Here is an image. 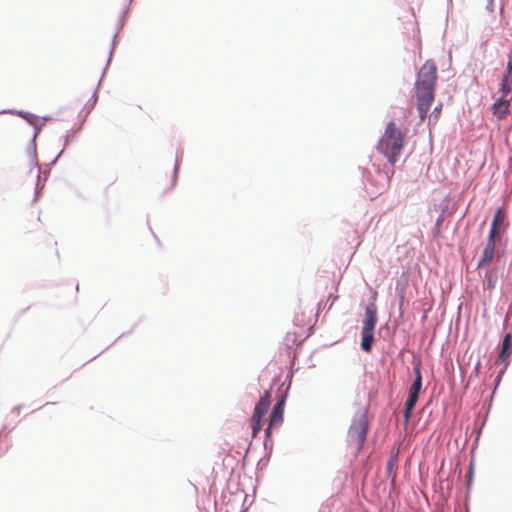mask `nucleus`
I'll list each match as a JSON object with an SVG mask.
<instances>
[{
    "label": "nucleus",
    "mask_w": 512,
    "mask_h": 512,
    "mask_svg": "<svg viewBox=\"0 0 512 512\" xmlns=\"http://www.w3.org/2000/svg\"><path fill=\"white\" fill-rule=\"evenodd\" d=\"M240 512H248V509L247 508H244L243 510H241Z\"/></svg>",
    "instance_id": "a211bd4d"
},
{
    "label": "nucleus",
    "mask_w": 512,
    "mask_h": 512,
    "mask_svg": "<svg viewBox=\"0 0 512 512\" xmlns=\"http://www.w3.org/2000/svg\"><path fill=\"white\" fill-rule=\"evenodd\" d=\"M19 115L23 118H25L28 122L34 124L37 121V116L27 113V112H20Z\"/></svg>",
    "instance_id": "2eb2a0df"
},
{
    "label": "nucleus",
    "mask_w": 512,
    "mask_h": 512,
    "mask_svg": "<svg viewBox=\"0 0 512 512\" xmlns=\"http://www.w3.org/2000/svg\"><path fill=\"white\" fill-rule=\"evenodd\" d=\"M497 279H498V277L495 272H492V271L486 272L485 276H484V282H483L484 288L489 291L494 290L496 287V284H497Z\"/></svg>",
    "instance_id": "4468645a"
},
{
    "label": "nucleus",
    "mask_w": 512,
    "mask_h": 512,
    "mask_svg": "<svg viewBox=\"0 0 512 512\" xmlns=\"http://www.w3.org/2000/svg\"><path fill=\"white\" fill-rule=\"evenodd\" d=\"M418 397L417 395H414V394H410L409 393V396H408V399L405 403V409H404V422L405 424H407L410 420V416H411V413L417 403V400H418Z\"/></svg>",
    "instance_id": "ddd939ff"
},
{
    "label": "nucleus",
    "mask_w": 512,
    "mask_h": 512,
    "mask_svg": "<svg viewBox=\"0 0 512 512\" xmlns=\"http://www.w3.org/2000/svg\"><path fill=\"white\" fill-rule=\"evenodd\" d=\"M404 147V134L390 121L377 144V150L386 157L393 166L398 161Z\"/></svg>",
    "instance_id": "f03ea898"
},
{
    "label": "nucleus",
    "mask_w": 512,
    "mask_h": 512,
    "mask_svg": "<svg viewBox=\"0 0 512 512\" xmlns=\"http://www.w3.org/2000/svg\"><path fill=\"white\" fill-rule=\"evenodd\" d=\"M396 460H397V456H394V457H392V458L389 460V462H388V464H387V469H388L389 471H391V470L393 469V467H394V465H395V463H396Z\"/></svg>",
    "instance_id": "f3484780"
},
{
    "label": "nucleus",
    "mask_w": 512,
    "mask_h": 512,
    "mask_svg": "<svg viewBox=\"0 0 512 512\" xmlns=\"http://www.w3.org/2000/svg\"><path fill=\"white\" fill-rule=\"evenodd\" d=\"M506 212L503 208H498L493 216L488 236L500 239L506 229Z\"/></svg>",
    "instance_id": "423d86ee"
},
{
    "label": "nucleus",
    "mask_w": 512,
    "mask_h": 512,
    "mask_svg": "<svg viewBox=\"0 0 512 512\" xmlns=\"http://www.w3.org/2000/svg\"><path fill=\"white\" fill-rule=\"evenodd\" d=\"M437 81V66L432 59H428L420 67L414 84L415 104L420 122H423L435 98Z\"/></svg>",
    "instance_id": "f257e3e1"
},
{
    "label": "nucleus",
    "mask_w": 512,
    "mask_h": 512,
    "mask_svg": "<svg viewBox=\"0 0 512 512\" xmlns=\"http://www.w3.org/2000/svg\"><path fill=\"white\" fill-rule=\"evenodd\" d=\"M368 429L369 421L367 414L365 412H361L353 419L352 424L348 429V445L355 451L359 452L366 441Z\"/></svg>",
    "instance_id": "7ed1b4c3"
},
{
    "label": "nucleus",
    "mask_w": 512,
    "mask_h": 512,
    "mask_svg": "<svg viewBox=\"0 0 512 512\" xmlns=\"http://www.w3.org/2000/svg\"><path fill=\"white\" fill-rule=\"evenodd\" d=\"M500 99L512 100V59L507 62L506 71L499 86Z\"/></svg>",
    "instance_id": "0eeeda50"
},
{
    "label": "nucleus",
    "mask_w": 512,
    "mask_h": 512,
    "mask_svg": "<svg viewBox=\"0 0 512 512\" xmlns=\"http://www.w3.org/2000/svg\"><path fill=\"white\" fill-rule=\"evenodd\" d=\"M414 374H415V380L409 389V393L419 396V393L422 389V375H421L420 363H417L414 366Z\"/></svg>",
    "instance_id": "f8f14e48"
},
{
    "label": "nucleus",
    "mask_w": 512,
    "mask_h": 512,
    "mask_svg": "<svg viewBox=\"0 0 512 512\" xmlns=\"http://www.w3.org/2000/svg\"><path fill=\"white\" fill-rule=\"evenodd\" d=\"M283 414H284V399L282 398L278 401L270 415L268 427L265 430V434L267 437H270L271 430L274 426H279L283 422Z\"/></svg>",
    "instance_id": "1a4fd4ad"
},
{
    "label": "nucleus",
    "mask_w": 512,
    "mask_h": 512,
    "mask_svg": "<svg viewBox=\"0 0 512 512\" xmlns=\"http://www.w3.org/2000/svg\"><path fill=\"white\" fill-rule=\"evenodd\" d=\"M377 323V307L375 304H369L365 309V319L362 327V341L361 348L365 352L369 353L372 350L374 342V329Z\"/></svg>",
    "instance_id": "20e7f679"
},
{
    "label": "nucleus",
    "mask_w": 512,
    "mask_h": 512,
    "mask_svg": "<svg viewBox=\"0 0 512 512\" xmlns=\"http://www.w3.org/2000/svg\"><path fill=\"white\" fill-rule=\"evenodd\" d=\"M511 339H512V336L509 333L504 336L501 351L497 358V363H501V364L504 363L505 366L507 365V360L511 355V353L509 352V349L511 347Z\"/></svg>",
    "instance_id": "9b49d317"
},
{
    "label": "nucleus",
    "mask_w": 512,
    "mask_h": 512,
    "mask_svg": "<svg viewBox=\"0 0 512 512\" xmlns=\"http://www.w3.org/2000/svg\"><path fill=\"white\" fill-rule=\"evenodd\" d=\"M512 100L498 98L491 106L493 116L501 121L507 118L511 112Z\"/></svg>",
    "instance_id": "9d476101"
},
{
    "label": "nucleus",
    "mask_w": 512,
    "mask_h": 512,
    "mask_svg": "<svg viewBox=\"0 0 512 512\" xmlns=\"http://www.w3.org/2000/svg\"><path fill=\"white\" fill-rule=\"evenodd\" d=\"M271 403L270 391H265L256 404L252 417L250 419L252 428V437L255 438L262 427V419L265 416Z\"/></svg>",
    "instance_id": "39448f33"
},
{
    "label": "nucleus",
    "mask_w": 512,
    "mask_h": 512,
    "mask_svg": "<svg viewBox=\"0 0 512 512\" xmlns=\"http://www.w3.org/2000/svg\"><path fill=\"white\" fill-rule=\"evenodd\" d=\"M500 239L488 236L486 245L482 251V255L478 261L477 267L484 268L487 267L494 258L496 244Z\"/></svg>",
    "instance_id": "6e6552de"
},
{
    "label": "nucleus",
    "mask_w": 512,
    "mask_h": 512,
    "mask_svg": "<svg viewBox=\"0 0 512 512\" xmlns=\"http://www.w3.org/2000/svg\"><path fill=\"white\" fill-rule=\"evenodd\" d=\"M441 109H442V104H439L437 105L433 111H432V116L434 117L435 120H438L439 116H440V113H441Z\"/></svg>",
    "instance_id": "dca6fc26"
}]
</instances>
